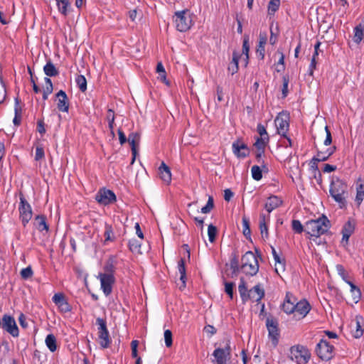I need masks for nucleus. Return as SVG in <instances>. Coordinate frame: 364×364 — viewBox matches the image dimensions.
I'll list each match as a JSON object with an SVG mask.
<instances>
[{
    "label": "nucleus",
    "mask_w": 364,
    "mask_h": 364,
    "mask_svg": "<svg viewBox=\"0 0 364 364\" xmlns=\"http://www.w3.org/2000/svg\"><path fill=\"white\" fill-rule=\"evenodd\" d=\"M283 80V87H282V96L283 97H286L288 93V85L289 82V77L288 75H284L282 77Z\"/></svg>",
    "instance_id": "obj_52"
},
{
    "label": "nucleus",
    "mask_w": 364,
    "mask_h": 364,
    "mask_svg": "<svg viewBox=\"0 0 364 364\" xmlns=\"http://www.w3.org/2000/svg\"><path fill=\"white\" fill-rule=\"evenodd\" d=\"M140 141V134L137 132H132L129 134L128 141L131 145L132 153L133 155V161L135 159L136 155L137 154L136 147L139 144Z\"/></svg>",
    "instance_id": "obj_23"
},
{
    "label": "nucleus",
    "mask_w": 364,
    "mask_h": 364,
    "mask_svg": "<svg viewBox=\"0 0 364 364\" xmlns=\"http://www.w3.org/2000/svg\"><path fill=\"white\" fill-rule=\"evenodd\" d=\"M117 264L116 258L114 256H110L108 259L106 261L104 269L105 273L102 274H112L114 275V272H115V267Z\"/></svg>",
    "instance_id": "obj_25"
},
{
    "label": "nucleus",
    "mask_w": 364,
    "mask_h": 364,
    "mask_svg": "<svg viewBox=\"0 0 364 364\" xmlns=\"http://www.w3.org/2000/svg\"><path fill=\"white\" fill-rule=\"evenodd\" d=\"M355 202L360 205L364 199V183H360L356 188Z\"/></svg>",
    "instance_id": "obj_40"
},
{
    "label": "nucleus",
    "mask_w": 364,
    "mask_h": 364,
    "mask_svg": "<svg viewBox=\"0 0 364 364\" xmlns=\"http://www.w3.org/2000/svg\"><path fill=\"white\" fill-rule=\"evenodd\" d=\"M329 192L331 196L338 203L341 208L346 206L348 196L346 183H331Z\"/></svg>",
    "instance_id": "obj_4"
},
{
    "label": "nucleus",
    "mask_w": 364,
    "mask_h": 364,
    "mask_svg": "<svg viewBox=\"0 0 364 364\" xmlns=\"http://www.w3.org/2000/svg\"><path fill=\"white\" fill-rule=\"evenodd\" d=\"M291 228L292 230L296 233H301L303 231H304L305 228H304L303 225L301 223V222L298 220H294L291 223Z\"/></svg>",
    "instance_id": "obj_48"
},
{
    "label": "nucleus",
    "mask_w": 364,
    "mask_h": 364,
    "mask_svg": "<svg viewBox=\"0 0 364 364\" xmlns=\"http://www.w3.org/2000/svg\"><path fill=\"white\" fill-rule=\"evenodd\" d=\"M242 228H243V234L246 237V238L250 237L251 231L250 228V222L248 218L243 217L242 218Z\"/></svg>",
    "instance_id": "obj_44"
},
{
    "label": "nucleus",
    "mask_w": 364,
    "mask_h": 364,
    "mask_svg": "<svg viewBox=\"0 0 364 364\" xmlns=\"http://www.w3.org/2000/svg\"><path fill=\"white\" fill-rule=\"evenodd\" d=\"M257 132H258V134L260 135V137L259 138H265V137H269V135L267 132V130H266V128L264 125H262V124H257Z\"/></svg>",
    "instance_id": "obj_55"
},
{
    "label": "nucleus",
    "mask_w": 364,
    "mask_h": 364,
    "mask_svg": "<svg viewBox=\"0 0 364 364\" xmlns=\"http://www.w3.org/2000/svg\"><path fill=\"white\" fill-rule=\"evenodd\" d=\"M14 111L15 117L13 119V122L16 126H18L21 124L22 109L19 105V100L18 98L15 99Z\"/></svg>",
    "instance_id": "obj_33"
},
{
    "label": "nucleus",
    "mask_w": 364,
    "mask_h": 364,
    "mask_svg": "<svg viewBox=\"0 0 364 364\" xmlns=\"http://www.w3.org/2000/svg\"><path fill=\"white\" fill-rule=\"evenodd\" d=\"M235 283L233 282H225V291L230 296V299L233 298V288Z\"/></svg>",
    "instance_id": "obj_53"
},
{
    "label": "nucleus",
    "mask_w": 364,
    "mask_h": 364,
    "mask_svg": "<svg viewBox=\"0 0 364 364\" xmlns=\"http://www.w3.org/2000/svg\"><path fill=\"white\" fill-rule=\"evenodd\" d=\"M57 99V108L59 111L63 112H68L69 110V100L63 90H60L55 95Z\"/></svg>",
    "instance_id": "obj_19"
},
{
    "label": "nucleus",
    "mask_w": 364,
    "mask_h": 364,
    "mask_svg": "<svg viewBox=\"0 0 364 364\" xmlns=\"http://www.w3.org/2000/svg\"><path fill=\"white\" fill-rule=\"evenodd\" d=\"M282 203L283 201L280 198L276 196H272L268 198V200L265 203L264 208L269 213L277 208L282 205Z\"/></svg>",
    "instance_id": "obj_22"
},
{
    "label": "nucleus",
    "mask_w": 364,
    "mask_h": 364,
    "mask_svg": "<svg viewBox=\"0 0 364 364\" xmlns=\"http://www.w3.org/2000/svg\"><path fill=\"white\" fill-rule=\"evenodd\" d=\"M355 223L352 220H348L343 225L341 232L350 235L354 232L355 230Z\"/></svg>",
    "instance_id": "obj_37"
},
{
    "label": "nucleus",
    "mask_w": 364,
    "mask_h": 364,
    "mask_svg": "<svg viewBox=\"0 0 364 364\" xmlns=\"http://www.w3.org/2000/svg\"><path fill=\"white\" fill-rule=\"evenodd\" d=\"M277 53L280 55V58L277 63V66L281 65V69H276V71L278 73L283 72L285 70V64H284V55L282 51L280 50H277Z\"/></svg>",
    "instance_id": "obj_50"
},
{
    "label": "nucleus",
    "mask_w": 364,
    "mask_h": 364,
    "mask_svg": "<svg viewBox=\"0 0 364 364\" xmlns=\"http://www.w3.org/2000/svg\"><path fill=\"white\" fill-rule=\"evenodd\" d=\"M159 175L160 178L164 182H171V173L170 168L164 163L162 162L159 168Z\"/></svg>",
    "instance_id": "obj_24"
},
{
    "label": "nucleus",
    "mask_w": 364,
    "mask_h": 364,
    "mask_svg": "<svg viewBox=\"0 0 364 364\" xmlns=\"http://www.w3.org/2000/svg\"><path fill=\"white\" fill-rule=\"evenodd\" d=\"M325 131H326V136L323 144L325 146H328L332 142V136H331V133L328 126L325 127Z\"/></svg>",
    "instance_id": "obj_58"
},
{
    "label": "nucleus",
    "mask_w": 364,
    "mask_h": 364,
    "mask_svg": "<svg viewBox=\"0 0 364 364\" xmlns=\"http://www.w3.org/2000/svg\"><path fill=\"white\" fill-rule=\"evenodd\" d=\"M271 248H272V253L274 259L275 261V265L277 266V264H279L281 266L280 267L281 269L284 271V260L280 258V257L279 256L278 253L277 252V251L274 247H271Z\"/></svg>",
    "instance_id": "obj_43"
},
{
    "label": "nucleus",
    "mask_w": 364,
    "mask_h": 364,
    "mask_svg": "<svg viewBox=\"0 0 364 364\" xmlns=\"http://www.w3.org/2000/svg\"><path fill=\"white\" fill-rule=\"evenodd\" d=\"M296 301V298L290 292H287L285 299L282 305V309L287 314L294 313L295 311Z\"/></svg>",
    "instance_id": "obj_20"
},
{
    "label": "nucleus",
    "mask_w": 364,
    "mask_h": 364,
    "mask_svg": "<svg viewBox=\"0 0 364 364\" xmlns=\"http://www.w3.org/2000/svg\"><path fill=\"white\" fill-rule=\"evenodd\" d=\"M44 157V150L41 146H37L36 149L35 160L39 161Z\"/></svg>",
    "instance_id": "obj_57"
},
{
    "label": "nucleus",
    "mask_w": 364,
    "mask_h": 364,
    "mask_svg": "<svg viewBox=\"0 0 364 364\" xmlns=\"http://www.w3.org/2000/svg\"><path fill=\"white\" fill-rule=\"evenodd\" d=\"M217 228L210 224L208 225V238H209V241L210 242H213L215 240V237H216V235H217Z\"/></svg>",
    "instance_id": "obj_46"
},
{
    "label": "nucleus",
    "mask_w": 364,
    "mask_h": 364,
    "mask_svg": "<svg viewBox=\"0 0 364 364\" xmlns=\"http://www.w3.org/2000/svg\"><path fill=\"white\" fill-rule=\"evenodd\" d=\"M275 126L277 133L282 137H287V132L289 127V115L284 112L279 113L277 116L275 120Z\"/></svg>",
    "instance_id": "obj_11"
},
{
    "label": "nucleus",
    "mask_w": 364,
    "mask_h": 364,
    "mask_svg": "<svg viewBox=\"0 0 364 364\" xmlns=\"http://www.w3.org/2000/svg\"><path fill=\"white\" fill-rule=\"evenodd\" d=\"M238 291L243 304L248 301L259 303L264 296V289L261 284H257L250 290L247 289L246 282L243 277L240 279Z\"/></svg>",
    "instance_id": "obj_1"
},
{
    "label": "nucleus",
    "mask_w": 364,
    "mask_h": 364,
    "mask_svg": "<svg viewBox=\"0 0 364 364\" xmlns=\"http://www.w3.org/2000/svg\"><path fill=\"white\" fill-rule=\"evenodd\" d=\"M364 36V26L359 24L354 28L353 41L359 44L363 38Z\"/></svg>",
    "instance_id": "obj_31"
},
{
    "label": "nucleus",
    "mask_w": 364,
    "mask_h": 364,
    "mask_svg": "<svg viewBox=\"0 0 364 364\" xmlns=\"http://www.w3.org/2000/svg\"><path fill=\"white\" fill-rule=\"evenodd\" d=\"M99 278L101 283V289L104 294L108 296L111 294L112 290V284L114 283V277L112 274H99Z\"/></svg>",
    "instance_id": "obj_17"
},
{
    "label": "nucleus",
    "mask_w": 364,
    "mask_h": 364,
    "mask_svg": "<svg viewBox=\"0 0 364 364\" xmlns=\"http://www.w3.org/2000/svg\"><path fill=\"white\" fill-rule=\"evenodd\" d=\"M336 269L339 276L345 281V282L348 284V282H350L348 279V273L342 264H337L336 266Z\"/></svg>",
    "instance_id": "obj_47"
},
{
    "label": "nucleus",
    "mask_w": 364,
    "mask_h": 364,
    "mask_svg": "<svg viewBox=\"0 0 364 364\" xmlns=\"http://www.w3.org/2000/svg\"><path fill=\"white\" fill-rule=\"evenodd\" d=\"M316 355L323 360H330L334 356V347L325 339H321L316 347Z\"/></svg>",
    "instance_id": "obj_7"
},
{
    "label": "nucleus",
    "mask_w": 364,
    "mask_h": 364,
    "mask_svg": "<svg viewBox=\"0 0 364 364\" xmlns=\"http://www.w3.org/2000/svg\"><path fill=\"white\" fill-rule=\"evenodd\" d=\"M269 140V137H265V138H264V137H262V138L257 137V139H256L255 143L254 144V146L256 148V149H259V150H264V151L265 150V146L268 144Z\"/></svg>",
    "instance_id": "obj_38"
},
{
    "label": "nucleus",
    "mask_w": 364,
    "mask_h": 364,
    "mask_svg": "<svg viewBox=\"0 0 364 364\" xmlns=\"http://www.w3.org/2000/svg\"><path fill=\"white\" fill-rule=\"evenodd\" d=\"M250 50V46H249V37L245 36L243 39V43H242V53L246 55H248Z\"/></svg>",
    "instance_id": "obj_60"
},
{
    "label": "nucleus",
    "mask_w": 364,
    "mask_h": 364,
    "mask_svg": "<svg viewBox=\"0 0 364 364\" xmlns=\"http://www.w3.org/2000/svg\"><path fill=\"white\" fill-rule=\"evenodd\" d=\"M70 3L69 0H63L60 6H58V11L63 16H66L69 13Z\"/></svg>",
    "instance_id": "obj_39"
},
{
    "label": "nucleus",
    "mask_w": 364,
    "mask_h": 364,
    "mask_svg": "<svg viewBox=\"0 0 364 364\" xmlns=\"http://www.w3.org/2000/svg\"><path fill=\"white\" fill-rule=\"evenodd\" d=\"M267 41V37L266 33H260L259 36V46H265Z\"/></svg>",
    "instance_id": "obj_61"
},
{
    "label": "nucleus",
    "mask_w": 364,
    "mask_h": 364,
    "mask_svg": "<svg viewBox=\"0 0 364 364\" xmlns=\"http://www.w3.org/2000/svg\"><path fill=\"white\" fill-rule=\"evenodd\" d=\"M251 173H252V176L254 180L259 181L262 179V170L261 169V168L259 166H257V165L253 166L251 168Z\"/></svg>",
    "instance_id": "obj_41"
},
{
    "label": "nucleus",
    "mask_w": 364,
    "mask_h": 364,
    "mask_svg": "<svg viewBox=\"0 0 364 364\" xmlns=\"http://www.w3.org/2000/svg\"><path fill=\"white\" fill-rule=\"evenodd\" d=\"M20 274L22 279H28L33 276V272L32 270V268L30 266H28L26 268L22 269L20 272Z\"/></svg>",
    "instance_id": "obj_49"
},
{
    "label": "nucleus",
    "mask_w": 364,
    "mask_h": 364,
    "mask_svg": "<svg viewBox=\"0 0 364 364\" xmlns=\"http://www.w3.org/2000/svg\"><path fill=\"white\" fill-rule=\"evenodd\" d=\"M36 228L39 231L48 230V225L46 222V217L44 215H37L36 217Z\"/></svg>",
    "instance_id": "obj_34"
},
{
    "label": "nucleus",
    "mask_w": 364,
    "mask_h": 364,
    "mask_svg": "<svg viewBox=\"0 0 364 364\" xmlns=\"http://www.w3.org/2000/svg\"><path fill=\"white\" fill-rule=\"evenodd\" d=\"M230 353L231 348L228 341L224 348H216L213 351V355L215 357L217 364H225L228 358L230 356Z\"/></svg>",
    "instance_id": "obj_14"
},
{
    "label": "nucleus",
    "mask_w": 364,
    "mask_h": 364,
    "mask_svg": "<svg viewBox=\"0 0 364 364\" xmlns=\"http://www.w3.org/2000/svg\"><path fill=\"white\" fill-rule=\"evenodd\" d=\"M350 287V293L354 303L357 304L361 298V291L360 288L356 287L352 282H348Z\"/></svg>",
    "instance_id": "obj_30"
},
{
    "label": "nucleus",
    "mask_w": 364,
    "mask_h": 364,
    "mask_svg": "<svg viewBox=\"0 0 364 364\" xmlns=\"http://www.w3.org/2000/svg\"><path fill=\"white\" fill-rule=\"evenodd\" d=\"M269 218L264 214H261L259 216V230L262 235V238H268V228H267V222H269Z\"/></svg>",
    "instance_id": "obj_26"
},
{
    "label": "nucleus",
    "mask_w": 364,
    "mask_h": 364,
    "mask_svg": "<svg viewBox=\"0 0 364 364\" xmlns=\"http://www.w3.org/2000/svg\"><path fill=\"white\" fill-rule=\"evenodd\" d=\"M129 248L133 253L141 254V242L136 239H131L129 241Z\"/></svg>",
    "instance_id": "obj_35"
},
{
    "label": "nucleus",
    "mask_w": 364,
    "mask_h": 364,
    "mask_svg": "<svg viewBox=\"0 0 364 364\" xmlns=\"http://www.w3.org/2000/svg\"><path fill=\"white\" fill-rule=\"evenodd\" d=\"M18 210L22 224L23 226H26L31 220L33 213L31 205L28 203L22 193L20 194V204Z\"/></svg>",
    "instance_id": "obj_10"
},
{
    "label": "nucleus",
    "mask_w": 364,
    "mask_h": 364,
    "mask_svg": "<svg viewBox=\"0 0 364 364\" xmlns=\"http://www.w3.org/2000/svg\"><path fill=\"white\" fill-rule=\"evenodd\" d=\"M45 74L48 77H55L59 74L58 69L54 64L49 60L43 67Z\"/></svg>",
    "instance_id": "obj_29"
},
{
    "label": "nucleus",
    "mask_w": 364,
    "mask_h": 364,
    "mask_svg": "<svg viewBox=\"0 0 364 364\" xmlns=\"http://www.w3.org/2000/svg\"><path fill=\"white\" fill-rule=\"evenodd\" d=\"M240 55L236 51H234L232 53V60L228 65V70L231 73V75H234L238 71V62Z\"/></svg>",
    "instance_id": "obj_27"
},
{
    "label": "nucleus",
    "mask_w": 364,
    "mask_h": 364,
    "mask_svg": "<svg viewBox=\"0 0 364 364\" xmlns=\"http://www.w3.org/2000/svg\"><path fill=\"white\" fill-rule=\"evenodd\" d=\"M95 198L98 203L103 205H108L117 200L114 193L105 188H100L96 193Z\"/></svg>",
    "instance_id": "obj_12"
},
{
    "label": "nucleus",
    "mask_w": 364,
    "mask_h": 364,
    "mask_svg": "<svg viewBox=\"0 0 364 364\" xmlns=\"http://www.w3.org/2000/svg\"><path fill=\"white\" fill-rule=\"evenodd\" d=\"M6 96V90L2 80H0V104L2 103Z\"/></svg>",
    "instance_id": "obj_56"
},
{
    "label": "nucleus",
    "mask_w": 364,
    "mask_h": 364,
    "mask_svg": "<svg viewBox=\"0 0 364 364\" xmlns=\"http://www.w3.org/2000/svg\"><path fill=\"white\" fill-rule=\"evenodd\" d=\"M1 327L14 337L19 335L18 328L14 318L9 314H4L1 318Z\"/></svg>",
    "instance_id": "obj_13"
},
{
    "label": "nucleus",
    "mask_w": 364,
    "mask_h": 364,
    "mask_svg": "<svg viewBox=\"0 0 364 364\" xmlns=\"http://www.w3.org/2000/svg\"><path fill=\"white\" fill-rule=\"evenodd\" d=\"M53 302L58 306L62 313H68L72 310L65 296L63 293H56L52 298Z\"/></svg>",
    "instance_id": "obj_16"
},
{
    "label": "nucleus",
    "mask_w": 364,
    "mask_h": 364,
    "mask_svg": "<svg viewBox=\"0 0 364 364\" xmlns=\"http://www.w3.org/2000/svg\"><path fill=\"white\" fill-rule=\"evenodd\" d=\"M18 322H19L20 326L23 328H27L28 323L26 321V316L22 313L18 316Z\"/></svg>",
    "instance_id": "obj_63"
},
{
    "label": "nucleus",
    "mask_w": 364,
    "mask_h": 364,
    "mask_svg": "<svg viewBox=\"0 0 364 364\" xmlns=\"http://www.w3.org/2000/svg\"><path fill=\"white\" fill-rule=\"evenodd\" d=\"M241 271L250 276L255 275L259 271V263L256 255L252 251H247L241 258Z\"/></svg>",
    "instance_id": "obj_3"
},
{
    "label": "nucleus",
    "mask_w": 364,
    "mask_h": 364,
    "mask_svg": "<svg viewBox=\"0 0 364 364\" xmlns=\"http://www.w3.org/2000/svg\"><path fill=\"white\" fill-rule=\"evenodd\" d=\"M266 326L268 331L269 338L271 340L273 346L276 347L278 345L279 338V329L277 320L273 317L267 318Z\"/></svg>",
    "instance_id": "obj_9"
},
{
    "label": "nucleus",
    "mask_w": 364,
    "mask_h": 364,
    "mask_svg": "<svg viewBox=\"0 0 364 364\" xmlns=\"http://www.w3.org/2000/svg\"><path fill=\"white\" fill-rule=\"evenodd\" d=\"M45 343L50 352L53 353L57 350V340L53 334H48L46 338Z\"/></svg>",
    "instance_id": "obj_32"
},
{
    "label": "nucleus",
    "mask_w": 364,
    "mask_h": 364,
    "mask_svg": "<svg viewBox=\"0 0 364 364\" xmlns=\"http://www.w3.org/2000/svg\"><path fill=\"white\" fill-rule=\"evenodd\" d=\"M75 82L81 92H84L87 90V80L84 75H77L75 79Z\"/></svg>",
    "instance_id": "obj_36"
},
{
    "label": "nucleus",
    "mask_w": 364,
    "mask_h": 364,
    "mask_svg": "<svg viewBox=\"0 0 364 364\" xmlns=\"http://www.w3.org/2000/svg\"><path fill=\"white\" fill-rule=\"evenodd\" d=\"M104 244L107 245L108 242H113L115 240V236L114 234L113 228L111 225L105 223V232H104Z\"/></svg>",
    "instance_id": "obj_28"
},
{
    "label": "nucleus",
    "mask_w": 364,
    "mask_h": 364,
    "mask_svg": "<svg viewBox=\"0 0 364 364\" xmlns=\"http://www.w3.org/2000/svg\"><path fill=\"white\" fill-rule=\"evenodd\" d=\"M174 18L176 28L178 31L186 32L191 28L192 18L188 9L176 12Z\"/></svg>",
    "instance_id": "obj_6"
},
{
    "label": "nucleus",
    "mask_w": 364,
    "mask_h": 364,
    "mask_svg": "<svg viewBox=\"0 0 364 364\" xmlns=\"http://www.w3.org/2000/svg\"><path fill=\"white\" fill-rule=\"evenodd\" d=\"M264 53H265L264 47L257 46V50H256V54L261 60H263L264 58Z\"/></svg>",
    "instance_id": "obj_64"
},
{
    "label": "nucleus",
    "mask_w": 364,
    "mask_h": 364,
    "mask_svg": "<svg viewBox=\"0 0 364 364\" xmlns=\"http://www.w3.org/2000/svg\"><path fill=\"white\" fill-rule=\"evenodd\" d=\"M37 131L41 134H44L46 133L45 124L43 119H39L37 122Z\"/></svg>",
    "instance_id": "obj_62"
},
{
    "label": "nucleus",
    "mask_w": 364,
    "mask_h": 364,
    "mask_svg": "<svg viewBox=\"0 0 364 364\" xmlns=\"http://www.w3.org/2000/svg\"><path fill=\"white\" fill-rule=\"evenodd\" d=\"M214 208V201L212 196H209L208 202L205 206L201 208V213L204 214L209 213Z\"/></svg>",
    "instance_id": "obj_45"
},
{
    "label": "nucleus",
    "mask_w": 364,
    "mask_h": 364,
    "mask_svg": "<svg viewBox=\"0 0 364 364\" xmlns=\"http://www.w3.org/2000/svg\"><path fill=\"white\" fill-rule=\"evenodd\" d=\"M164 340H165V344L166 347H171L173 343L172 341V332L167 329L164 331Z\"/></svg>",
    "instance_id": "obj_51"
},
{
    "label": "nucleus",
    "mask_w": 364,
    "mask_h": 364,
    "mask_svg": "<svg viewBox=\"0 0 364 364\" xmlns=\"http://www.w3.org/2000/svg\"><path fill=\"white\" fill-rule=\"evenodd\" d=\"M178 272L180 273V274H186L184 258H181V259L178 261Z\"/></svg>",
    "instance_id": "obj_59"
},
{
    "label": "nucleus",
    "mask_w": 364,
    "mask_h": 364,
    "mask_svg": "<svg viewBox=\"0 0 364 364\" xmlns=\"http://www.w3.org/2000/svg\"><path fill=\"white\" fill-rule=\"evenodd\" d=\"M363 329L362 328L359 321H356L355 323V331H353V336L355 338H359L363 336Z\"/></svg>",
    "instance_id": "obj_54"
},
{
    "label": "nucleus",
    "mask_w": 364,
    "mask_h": 364,
    "mask_svg": "<svg viewBox=\"0 0 364 364\" xmlns=\"http://www.w3.org/2000/svg\"><path fill=\"white\" fill-rule=\"evenodd\" d=\"M289 358L297 364H306L311 358L309 349L302 345H295L290 348Z\"/></svg>",
    "instance_id": "obj_5"
},
{
    "label": "nucleus",
    "mask_w": 364,
    "mask_h": 364,
    "mask_svg": "<svg viewBox=\"0 0 364 364\" xmlns=\"http://www.w3.org/2000/svg\"><path fill=\"white\" fill-rule=\"evenodd\" d=\"M232 152L237 157L244 159L249 156L250 151L242 139L239 138L232 145Z\"/></svg>",
    "instance_id": "obj_15"
},
{
    "label": "nucleus",
    "mask_w": 364,
    "mask_h": 364,
    "mask_svg": "<svg viewBox=\"0 0 364 364\" xmlns=\"http://www.w3.org/2000/svg\"><path fill=\"white\" fill-rule=\"evenodd\" d=\"M331 222L328 218L322 215L316 220H311L305 223L304 231L311 237H318L326 233L331 228Z\"/></svg>",
    "instance_id": "obj_2"
},
{
    "label": "nucleus",
    "mask_w": 364,
    "mask_h": 364,
    "mask_svg": "<svg viewBox=\"0 0 364 364\" xmlns=\"http://www.w3.org/2000/svg\"><path fill=\"white\" fill-rule=\"evenodd\" d=\"M280 0H270L268 4V12L270 15H274L279 9Z\"/></svg>",
    "instance_id": "obj_42"
},
{
    "label": "nucleus",
    "mask_w": 364,
    "mask_h": 364,
    "mask_svg": "<svg viewBox=\"0 0 364 364\" xmlns=\"http://www.w3.org/2000/svg\"><path fill=\"white\" fill-rule=\"evenodd\" d=\"M336 147L335 146L328 147L325 151L317 150V154L312 159V167L316 166L317 162L325 161L329 159V157L333 154L336 151Z\"/></svg>",
    "instance_id": "obj_18"
},
{
    "label": "nucleus",
    "mask_w": 364,
    "mask_h": 364,
    "mask_svg": "<svg viewBox=\"0 0 364 364\" xmlns=\"http://www.w3.org/2000/svg\"><path fill=\"white\" fill-rule=\"evenodd\" d=\"M310 310L311 306L306 300L304 299L298 302L296 301L294 312L299 316V319L304 318Z\"/></svg>",
    "instance_id": "obj_21"
},
{
    "label": "nucleus",
    "mask_w": 364,
    "mask_h": 364,
    "mask_svg": "<svg viewBox=\"0 0 364 364\" xmlns=\"http://www.w3.org/2000/svg\"><path fill=\"white\" fill-rule=\"evenodd\" d=\"M96 323L98 325V340L102 348H107L111 343L109 331L107 328V322L105 319L97 318Z\"/></svg>",
    "instance_id": "obj_8"
}]
</instances>
